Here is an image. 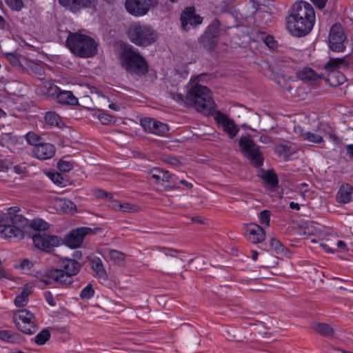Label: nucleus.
<instances>
[{
  "mask_svg": "<svg viewBox=\"0 0 353 353\" xmlns=\"http://www.w3.org/2000/svg\"><path fill=\"white\" fill-rule=\"evenodd\" d=\"M170 95L177 103L194 108L196 111L205 114H210L216 108L210 90L194 81L188 84L185 97L174 92H170Z\"/></svg>",
  "mask_w": 353,
  "mask_h": 353,
  "instance_id": "nucleus-1",
  "label": "nucleus"
},
{
  "mask_svg": "<svg viewBox=\"0 0 353 353\" xmlns=\"http://www.w3.org/2000/svg\"><path fill=\"white\" fill-rule=\"evenodd\" d=\"M314 22L313 6L307 1H300L293 5L290 14L286 17V28L293 36L303 37L312 30Z\"/></svg>",
  "mask_w": 353,
  "mask_h": 353,
  "instance_id": "nucleus-2",
  "label": "nucleus"
},
{
  "mask_svg": "<svg viewBox=\"0 0 353 353\" xmlns=\"http://www.w3.org/2000/svg\"><path fill=\"white\" fill-rule=\"evenodd\" d=\"M61 266L63 269H48L38 272L37 276L45 285H70L73 282L72 277L81 270L80 263L75 259L64 258L61 261Z\"/></svg>",
  "mask_w": 353,
  "mask_h": 353,
  "instance_id": "nucleus-3",
  "label": "nucleus"
},
{
  "mask_svg": "<svg viewBox=\"0 0 353 353\" xmlns=\"http://www.w3.org/2000/svg\"><path fill=\"white\" fill-rule=\"evenodd\" d=\"M119 61L122 68L132 77H142L148 71L145 58L132 46L121 52Z\"/></svg>",
  "mask_w": 353,
  "mask_h": 353,
  "instance_id": "nucleus-4",
  "label": "nucleus"
},
{
  "mask_svg": "<svg viewBox=\"0 0 353 353\" xmlns=\"http://www.w3.org/2000/svg\"><path fill=\"white\" fill-rule=\"evenodd\" d=\"M66 44L70 51L79 57L89 58L97 53V43L90 37L84 34L70 33Z\"/></svg>",
  "mask_w": 353,
  "mask_h": 353,
  "instance_id": "nucleus-5",
  "label": "nucleus"
},
{
  "mask_svg": "<svg viewBox=\"0 0 353 353\" xmlns=\"http://www.w3.org/2000/svg\"><path fill=\"white\" fill-rule=\"evenodd\" d=\"M128 37L138 46H148L157 39V35L150 26L134 23L128 30Z\"/></svg>",
  "mask_w": 353,
  "mask_h": 353,
  "instance_id": "nucleus-6",
  "label": "nucleus"
},
{
  "mask_svg": "<svg viewBox=\"0 0 353 353\" xmlns=\"http://www.w3.org/2000/svg\"><path fill=\"white\" fill-rule=\"evenodd\" d=\"M239 146L243 155L254 166L259 168L263 163V157L260 148L252 139L250 136L241 137Z\"/></svg>",
  "mask_w": 353,
  "mask_h": 353,
  "instance_id": "nucleus-7",
  "label": "nucleus"
},
{
  "mask_svg": "<svg viewBox=\"0 0 353 353\" xmlns=\"http://www.w3.org/2000/svg\"><path fill=\"white\" fill-rule=\"evenodd\" d=\"M327 126L325 124H319L317 129L313 132L305 131L301 126L296 125L294 128V132L301 137L303 141L315 144H320L324 142V137L329 134L332 139H336V137L331 133L326 132Z\"/></svg>",
  "mask_w": 353,
  "mask_h": 353,
  "instance_id": "nucleus-8",
  "label": "nucleus"
},
{
  "mask_svg": "<svg viewBox=\"0 0 353 353\" xmlns=\"http://www.w3.org/2000/svg\"><path fill=\"white\" fill-rule=\"evenodd\" d=\"M157 3L158 0H125V7L130 14L134 17H142Z\"/></svg>",
  "mask_w": 353,
  "mask_h": 353,
  "instance_id": "nucleus-9",
  "label": "nucleus"
},
{
  "mask_svg": "<svg viewBox=\"0 0 353 353\" xmlns=\"http://www.w3.org/2000/svg\"><path fill=\"white\" fill-rule=\"evenodd\" d=\"M32 239L35 247L46 252H50L54 247L58 246L61 243L59 236L50 235L46 232L34 233Z\"/></svg>",
  "mask_w": 353,
  "mask_h": 353,
  "instance_id": "nucleus-10",
  "label": "nucleus"
},
{
  "mask_svg": "<svg viewBox=\"0 0 353 353\" xmlns=\"http://www.w3.org/2000/svg\"><path fill=\"white\" fill-rule=\"evenodd\" d=\"M18 320L15 323L22 332L26 334H32L37 330L35 318L32 313L27 310H21L18 312Z\"/></svg>",
  "mask_w": 353,
  "mask_h": 353,
  "instance_id": "nucleus-11",
  "label": "nucleus"
},
{
  "mask_svg": "<svg viewBox=\"0 0 353 353\" xmlns=\"http://www.w3.org/2000/svg\"><path fill=\"white\" fill-rule=\"evenodd\" d=\"M345 36L341 25H333L330 31L329 45L332 51L342 52L345 49L344 41Z\"/></svg>",
  "mask_w": 353,
  "mask_h": 353,
  "instance_id": "nucleus-12",
  "label": "nucleus"
},
{
  "mask_svg": "<svg viewBox=\"0 0 353 353\" xmlns=\"http://www.w3.org/2000/svg\"><path fill=\"white\" fill-rule=\"evenodd\" d=\"M48 93L54 97L59 103L70 105H76L79 103L78 99L71 91L61 90L55 85H50Z\"/></svg>",
  "mask_w": 353,
  "mask_h": 353,
  "instance_id": "nucleus-13",
  "label": "nucleus"
},
{
  "mask_svg": "<svg viewBox=\"0 0 353 353\" xmlns=\"http://www.w3.org/2000/svg\"><path fill=\"white\" fill-rule=\"evenodd\" d=\"M141 125L146 132L158 136H165L169 130L167 124L150 117L141 119Z\"/></svg>",
  "mask_w": 353,
  "mask_h": 353,
  "instance_id": "nucleus-14",
  "label": "nucleus"
},
{
  "mask_svg": "<svg viewBox=\"0 0 353 353\" xmlns=\"http://www.w3.org/2000/svg\"><path fill=\"white\" fill-rule=\"evenodd\" d=\"M93 232L90 228L82 227L73 230L70 234L65 236V243L71 248L79 247L83 241L85 235Z\"/></svg>",
  "mask_w": 353,
  "mask_h": 353,
  "instance_id": "nucleus-15",
  "label": "nucleus"
},
{
  "mask_svg": "<svg viewBox=\"0 0 353 353\" xmlns=\"http://www.w3.org/2000/svg\"><path fill=\"white\" fill-rule=\"evenodd\" d=\"M181 28L188 31L191 27H195L203 21V18L195 13L194 7L186 8L181 14Z\"/></svg>",
  "mask_w": 353,
  "mask_h": 353,
  "instance_id": "nucleus-16",
  "label": "nucleus"
},
{
  "mask_svg": "<svg viewBox=\"0 0 353 353\" xmlns=\"http://www.w3.org/2000/svg\"><path fill=\"white\" fill-rule=\"evenodd\" d=\"M215 119L222 126L223 131L230 137L234 138L239 131L237 125L228 115L218 112L216 114Z\"/></svg>",
  "mask_w": 353,
  "mask_h": 353,
  "instance_id": "nucleus-17",
  "label": "nucleus"
},
{
  "mask_svg": "<svg viewBox=\"0 0 353 353\" xmlns=\"http://www.w3.org/2000/svg\"><path fill=\"white\" fill-rule=\"evenodd\" d=\"M56 148L53 144L49 143H41L32 149V155L39 160H47L53 157Z\"/></svg>",
  "mask_w": 353,
  "mask_h": 353,
  "instance_id": "nucleus-18",
  "label": "nucleus"
},
{
  "mask_svg": "<svg viewBox=\"0 0 353 353\" xmlns=\"http://www.w3.org/2000/svg\"><path fill=\"white\" fill-rule=\"evenodd\" d=\"M0 236L10 241H19L23 239L24 233L18 226L0 225Z\"/></svg>",
  "mask_w": 353,
  "mask_h": 353,
  "instance_id": "nucleus-19",
  "label": "nucleus"
},
{
  "mask_svg": "<svg viewBox=\"0 0 353 353\" xmlns=\"http://www.w3.org/2000/svg\"><path fill=\"white\" fill-rule=\"evenodd\" d=\"M59 3L74 12L83 8H92L95 6L97 0H59Z\"/></svg>",
  "mask_w": 353,
  "mask_h": 353,
  "instance_id": "nucleus-20",
  "label": "nucleus"
},
{
  "mask_svg": "<svg viewBox=\"0 0 353 353\" xmlns=\"http://www.w3.org/2000/svg\"><path fill=\"white\" fill-rule=\"evenodd\" d=\"M151 177L156 180L158 184L164 185V183H175L176 177L169 172L161 170L159 168H154L150 170Z\"/></svg>",
  "mask_w": 353,
  "mask_h": 353,
  "instance_id": "nucleus-21",
  "label": "nucleus"
},
{
  "mask_svg": "<svg viewBox=\"0 0 353 353\" xmlns=\"http://www.w3.org/2000/svg\"><path fill=\"white\" fill-rule=\"evenodd\" d=\"M265 231L256 224H250L248 228V238L253 243H261L265 240Z\"/></svg>",
  "mask_w": 353,
  "mask_h": 353,
  "instance_id": "nucleus-22",
  "label": "nucleus"
},
{
  "mask_svg": "<svg viewBox=\"0 0 353 353\" xmlns=\"http://www.w3.org/2000/svg\"><path fill=\"white\" fill-rule=\"evenodd\" d=\"M19 210L20 208L17 206L11 207L8 210L7 214L10 219L12 225L21 228V227L26 226L28 221L23 216L18 213Z\"/></svg>",
  "mask_w": 353,
  "mask_h": 353,
  "instance_id": "nucleus-23",
  "label": "nucleus"
},
{
  "mask_svg": "<svg viewBox=\"0 0 353 353\" xmlns=\"http://www.w3.org/2000/svg\"><path fill=\"white\" fill-rule=\"evenodd\" d=\"M350 63V57L348 56L343 58H330L325 65L324 68L329 72H334L338 69L346 67Z\"/></svg>",
  "mask_w": 353,
  "mask_h": 353,
  "instance_id": "nucleus-24",
  "label": "nucleus"
},
{
  "mask_svg": "<svg viewBox=\"0 0 353 353\" xmlns=\"http://www.w3.org/2000/svg\"><path fill=\"white\" fill-rule=\"evenodd\" d=\"M353 188L349 184H343L340 188L336 194V201L341 203H348L352 198Z\"/></svg>",
  "mask_w": 353,
  "mask_h": 353,
  "instance_id": "nucleus-25",
  "label": "nucleus"
},
{
  "mask_svg": "<svg viewBox=\"0 0 353 353\" xmlns=\"http://www.w3.org/2000/svg\"><path fill=\"white\" fill-rule=\"evenodd\" d=\"M91 268L96 273V275L101 279L106 281L108 279V274L103 267L101 259L99 257L93 258L91 261Z\"/></svg>",
  "mask_w": 353,
  "mask_h": 353,
  "instance_id": "nucleus-26",
  "label": "nucleus"
},
{
  "mask_svg": "<svg viewBox=\"0 0 353 353\" xmlns=\"http://www.w3.org/2000/svg\"><path fill=\"white\" fill-rule=\"evenodd\" d=\"M259 175L266 185H270L272 188L277 186L278 177L274 172L271 170H261Z\"/></svg>",
  "mask_w": 353,
  "mask_h": 353,
  "instance_id": "nucleus-27",
  "label": "nucleus"
},
{
  "mask_svg": "<svg viewBox=\"0 0 353 353\" xmlns=\"http://www.w3.org/2000/svg\"><path fill=\"white\" fill-rule=\"evenodd\" d=\"M32 293V288L25 285L20 294L14 299V304L17 307H23L28 301V296Z\"/></svg>",
  "mask_w": 353,
  "mask_h": 353,
  "instance_id": "nucleus-28",
  "label": "nucleus"
},
{
  "mask_svg": "<svg viewBox=\"0 0 353 353\" xmlns=\"http://www.w3.org/2000/svg\"><path fill=\"white\" fill-rule=\"evenodd\" d=\"M312 329L319 334L327 337L332 336L334 334V329L325 323H315L312 325Z\"/></svg>",
  "mask_w": 353,
  "mask_h": 353,
  "instance_id": "nucleus-29",
  "label": "nucleus"
},
{
  "mask_svg": "<svg viewBox=\"0 0 353 353\" xmlns=\"http://www.w3.org/2000/svg\"><path fill=\"white\" fill-rule=\"evenodd\" d=\"M213 35H215V34L210 31H207L200 38L199 42L204 48L209 50L212 49L216 43V40Z\"/></svg>",
  "mask_w": 353,
  "mask_h": 353,
  "instance_id": "nucleus-30",
  "label": "nucleus"
},
{
  "mask_svg": "<svg viewBox=\"0 0 353 353\" xmlns=\"http://www.w3.org/2000/svg\"><path fill=\"white\" fill-rule=\"evenodd\" d=\"M298 77L303 81H314L320 78L319 75L314 70L305 68L298 73Z\"/></svg>",
  "mask_w": 353,
  "mask_h": 353,
  "instance_id": "nucleus-31",
  "label": "nucleus"
},
{
  "mask_svg": "<svg viewBox=\"0 0 353 353\" xmlns=\"http://www.w3.org/2000/svg\"><path fill=\"white\" fill-rule=\"evenodd\" d=\"M29 225L35 231V233L46 232V230L49 228V224L41 219L32 220Z\"/></svg>",
  "mask_w": 353,
  "mask_h": 353,
  "instance_id": "nucleus-32",
  "label": "nucleus"
},
{
  "mask_svg": "<svg viewBox=\"0 0 353 353\" xmlns=\"http://www.w3.org/2000/svg\"><path fill=\"white\" fill-rule=\"evenodd\" d=\"M57 202L65 213H74L77 211L76 205L69 199H60Z\"/></svg>",
  "mask_w": 353,
  "mask_h": 353,
  "instance_id": "nucleus-33",
  "label": "nucleus"
},
{
  "mask_svg": "<svg viewBox=\"0 0 353 353\" xmlns=\"http://www.w3.org/2000/svg\"><path fill=\"white\" fill-rule=\"evenodd\" d=\"M105 254L111 261L117 264L122 262L125 259V254L117 250H108L105 251Z\"/></svg>",
  "mask_w": 353,
  "mask_h": 353,
  "instance_id": "nucleus-34",
  "label": "nucleus"
},
{
  "mask_svg": "<svg viewBox=\"0 0 353 353\" xmlns=\"http://www.w3.org/2000/svg\"><path fill=\"white\" fill-rule=\"evenodd\" d=\"M50 338V332L48 330L43 329L37 334L34 338V342L39 345H44Z\"/></svg>",
  "mask_w": 353,
  "mask_h": 353,
  "instance_id": "nucleus-35",
  "label": "nucleus"
},
{
  "mask_svg": "<svg viewBox=\"0 0 353 353\" xmlns=\"http://www.w3.org/2000/svg\"><path fill=\"white\" fill-rule=\"evenodd\" d=\"M45 121L47 123L54 125L59 126L61 122V118L59 114L54 112H48L45 115Z\"/></svg>",
  "mask_w": 353,
  "mask_h": 353,
  "instance_id": "nucleus-36",
  "label": "nucleus"
},
{
  "mask_svg": "<svg viewBox=\"0 0 353 353\" xmlns=\"http://www.w3.org/2000/svg\"><path fill=\"white\" fill-rule=\"evenodd\" d=\"M0 339L10 343H14L17 340V336L10 330H1Z\"/></svg>",
  "mask_w": 353,
  "mask_h": 353,
  "instance_id": "nucleus-37",
  "label": "nucleus"
},
{
  "mask_svg": "<svg viewBox=\"0 0 353 353\" xmlns=\"http://www.w3.org/2000/svg\"><path fill=\"white\" fill-rule=\"evenodd\" d=\"M26 139L27 142L33 147L41 143V137L34 132H30L26 134Z\"/></svg>",
  "mask_w": 353,
  "mask_h": 353,
  "instance_id": "nucleus-38",
  "label": "nucleus"
},
{
  "mask_svg": "<svg viewBox=\"0 0 353 353\" xmlns=\"http://www.w3.org/2000/svg\"><path fill=\"white\" fill-rule=\"evenodd\" d=\"M94 294V290L91 285L85 286L80 292V297L83 299H89Z\"/></svg>",
  "mask_w": 353,
  "mask_h": 353,
  "instance_id": "nucleus-39",
  "label": "nucleus"
},
{
  "mask_svg": "<svg viewBox=\"0 0 353 353\" xmlns=\"http://www.w3.org/2000/svg\"><path fill=\"white\" fill-rule=\"evenodd\" d=\"M98 119L103 125H109L111 123H114L116 121V119L113 116L106 113L99 114L98 115Z\"/></svg>",
  "mask_w": 353,
  "mask_h": 353,
  "instance_id": "nucleus-40",
  "label": "nucleus"
},
{
  "mask_svg": "<svg viewBox=\"0 0 353 353\" xmlns=\"http://www.w3.org/2000/svg\"><path fill=\"white\" fill-rule=\"evenodd\" d=\"M296 190L300 193L303 199L308 197L310 193V189L308 188V184L306 183H301L297 185Z\"/></svg>",
  "mask_w": 353,
  "mask_h": 353,
  "instance_id": "nucleus-41",
  "label": "nucleus"
},
{
  "mask_svg": "<svg viewBox=\"0 0 353 353\" xmlns=\"http://www.w3.org/2000/svg\"><path fill=\"white\" fill-rule=\"evenodd\" d=\"M16 141L15 137L10 133H1L0 134V145H4L6 143H13Z\"/></svg>",
  "mask_w": 353,
  "mask_h": 353,
  "instance_id": "nucleus-42",
  "label": "nucleus"
},
{
  "mask_svg": "<svg viewBox=\"0 0 353 353\" xmlns=\"http://www.w3.org/2000/svg\"><path fill=\"white\" fill-rule=\"evenodd\" d=\"M7 4L12 9L17 11H19L24 6L22 0H6Z\"/></svg>",
  "mask_w": 353,
  "mask_h": 353,
  "instance_id": "nucleus-43",
  "label": "nucleus"
},
{
  "mask_svg": "<svg viewBox=\"0 0 353 353\" xmlns=\"http://www.w3.org/2000/svg\"><path fill=\"white\" fill-rule=\"evenodd\" d=\"M57 168L61 172H69L73 168L72 163L67 161H59L57 163Z\"/></svg>",
  "mask_w": 353,
  "mask_h": 353,
  "instance_id": "nucleus-44",
  "label": "nucleus"
},
{
  "mask_svg": "<svg viewBox=\"0 0 353 353\" xmlns=\"http://www.w3.org/2000/svg\"><path fill=\"white\" fill-rule=\"evenodd\" d=\"M163 161L166 163L174 167H179L181 165L180 161L177 158L172 156L165 157Z\"/></svg>",
  "mask_w": 353,
  "mask_h": 353,
  "instance_id": "nucleus-45",
  "label": "nucleus"
},
{
  "mask_svg": "<svg viewBox=\"0 0 353 353\" xmlns=\"http://www.w3.org/2000/svg\"><path fill=\"white\" fill-rule=\"evenodd\" d=\"M270 247L274 249L277 253H280L283 250V246L276 239H272L270 243Z\"/></svg>",
  "mask_w": 353,
  "mask_h": 353,
  "instance_id": "nucleus-46",
  "label": "nucleus"
},
{
  "mask_svg": "<svg viewBox=\"0 0 353 353\" xmlns=\"http://www.w3.org/2000/svg\"><path fill=\"white\" fill-rule=\"evenodd\" d=\"M121 212H133L136 211L137 206L128 203H123L120 205Z\"/></svg>",
  "mask_w": 353,
  "mask_h": 353,
  "instance_id": "nucleus-47",
  "label": "nucleus"
},
{
  "mask_svg": "<svg viewBox=\"0 0 353 353\" xmlns=\"http://www.w3.org/2000/svg\"><path fill=\"white\" fill-rule=\"evenodd\" d=\"M260 220L262 223L269 225L270 221V212L268 210H263L260 212Z\"/></svg>",
  "mask_w": 353,
  "mask_h": 353,
  "instance_id": "nucleus-48",
  "label": "nucleus"
},
{
  "mask_svg": "<svg viewBox=\"0 0 353 353\" xmlns=\"http://www.w3.org/2000/svg\"><path fill=\"white\" fill-rule=\"evenodd\" d=\"M318 230L312 224H306V227L303 229V234L307 235H315Z\"/></svg>",
  "mask_w": 353,
  "mask_h": 353,
  "instance_id": "nucleus-49",
  "label": "nucleus"
},
{
  "mask_svg": "<svg viewBox=\"0 0 353 353\" xmlns=\"http://www.w3.org/2000/svg\"><path fill=\"white\" fill-rule=\"evenodd\" d=\"M43 295L46 301L50 305L54 306L56 305V301H54V296L50 291H46L43 293Z\"/></svg>",
  "mask_w": 353,
  "mask_h": 353,
  "instance_id": "nucleus-50",
  "label": "nucleus"
},
{
  "mask_svg": "<svg viewBox=\"0 0 353 353\" xmlns=\"http://www.w3.org/2000/svg\"><path fill=\"white\" fill-rule=\"evenodd\" d=\"M159 250L163 252L166 256H176V254L178 253V251L176 250H172L167 248H159Z\"/></svg>",
  "mask_w": 353,
  "mask_h": 353,
  "instance_id": "nucleus-51",
  "label": "nucleus"
},
{
  "mask_svg": "<svg viewBox=\"0 0 353 353\" xmlns=\"http://www.w3.org/2000/svg\"><path fill=\"white\" fill-rule=\"evenodd\" d=\"M32 266V263L28 259H23L19 265V268L23 270H29Z\"/></svg>",
  "mask_w": 353,
  "mask_h": 353,
  "instance_id": "nucleus-52",
  "label": "nucleus"
},
{
  "mask_svg": "<svg viewBox=\"0 0 353 353\" xmlns=\"http://www.w3.org/2000/svg\"><path fill=\"white\" fill-rule=\"evenodd\" d=\"M52 181L57 185H62L63 183V178L59 173H54L51 176Z\"/></svg>",
  "mask_w": 353,
  "mask_h": 353,
  "instance_id": "nucleus-53",
  "label": "nucleus"
},
{
  "mask_svg": "<svg viewBox=\"0 0 353 353\" xmlns=\"http://www.w3.org/2000/svg\"><path fill=\"white\" fill-rule=\"evenodd\" d=\"M264 42L270 48H274L276 46L275 40L270 35L265 37Z\"/></svg>",
  "mask_w": 353,
  "mask_h": 353,
  "instance_id": "nucleus-54",
  "label": "nucleus"
},
{
  "mask_svg": "<svg viewBox=\"0 0 353 353\" xmlns=\"http://www.w3.org/2000/svg\"><path fill=\"white\" fill-rule=\"evenodd\" d=\"M10 168V163L6 160L0 159V172H6Z\"/></svg>",
  "mask_w": 353,
  "mask_h": 353,
  "instance_id": "nucleus-55",
  "label": "nucleus"
},
{
  "mask_svg": "<svg viewBox=\"0 0 353 353\" xmlns=\"http://www.w3.org/2000/svg\"><path fill=\"white\" fill-rule=\"evenodd\" d=\"M276 150L279 153H284L285 155L290 154L289 147L286 145H280L276 148Z\"/></svg>",
  "mask_w": 353,
  "mask_h": 353,
  "instance_id": "nucleus-56",
  "label": "nucleus"
},
{
  "mask_svg": "<svg viewBox=\"0 0 353 353\" xmlns=\"http://www.w3.org/2000/svg\"><path fill=\"white\" fill-rule=\"evenodd\" d=\"M328 0H311V1L316 5L319 9L325 8Z\"/></svg>",
  "mask_w": 353,
  "mask_h": 353,
  "instance_id": "nucleus-57",
  "label": "nucleus"
},
{
  "mask_svg": "<svg viewBox=\"0 0 353 353\" xmlns=\"http://www.w3.org/2000/svg\"><path fill=\"white\" fill-rule=\"evenodd\" d=\"M25 169H26L25 167H23L22 165H17L13 167V170H14V172L17 174L23 173L25 171Z\"/></svg>",
  "mask_w": 353,
  "mask_h": 353,
  "instance_id": "nucleus-58",
  "label": "nucleus"
},
{
  "mask_svg": "<svg viewBox=\"0 0 353 353\" xmlns=\"http://www.w3.org/2000/svg\"><path fill=\"white\" fill-rule=\"evenodd\" d=\"M6 57L12 63H17V57L12 54V53H6Z\"/></svg>",
  "mask_w": 353,
  "mask_h": 353,
  "instance_id": "nucleus-59",
  "label": "nucleus"
},
{
  "mask_svg": "<svg viewBox=\"0 0 353 353\" xmlns=\"http://www.w3.org/2000/svg\"><path fill=\"white\" fill-rule=\"evenodd\" d=\"M98 196L99 197H110V198H112V194L111 193H108L102 190H99L98 191V194H97Z\"/></svg>",
  "mask_w": 353,
  "mask_h": 353,
  "instance_id": "nucleus-60",
  "label": "nucleus"
},
{
  "mask_svg": "<svg viewBox=\"0 0 353 353\" xmlns=\"http://www.w3.org/2000/svg\"><path fill=\"white\" fill-rule=\"evenodd\" d=\"M346 153L351 158H353V144H350L347 145Z\"/></svg>",
  "mask_w": 353,
  "mask_h": 353,
  "instance_id": "nucleus-61",
  "label": "nucleus"
},
{
  "mask_svg": "<svg viewBox=\"0 0 353 353\" xmlns=\"http://www.w3.org/2000/svg\"><path fill=\"white\" fill-rule=\"evenodd\" d=\"M121 205V203H119V202H117V201H113L112 205H111V207L116 211H121V209H120V205Z\"/></svg>",
  "mask_w": 353,
  "mask_h": 353,
  "instance_id": "nucleus-62",
  "label": "nucleus"
},
{
  "mask_svg": "<svg viewBox=\"0 0 353 353\" xmlns=\"http://www.w3.org/2000/svg\"><path fill=\"white\" fill-rule=\"evenodd\" d=\"M290 208L292 210H299L300 209L299 204L293 201L290 203Z\"/></svg>",
  "mask_w": 353,
  "mask_h": 353,
  "instance_id": "nucleus-63",
  "label": "nucleus"
},
{
  "mask_svg": "<svg viewBox=\"0 0 353 353\" xmlns=\"http://www.w3.org/2000/svg\"><path fill=\"white\" fill-rule=\"evenodd\" d=\"M0 278H9L2 266H0Z\"/></svg>",
  "mask_w": 353,
  "mask_h": 353,
  "instance_id": "nucleus-64",
  "label": "nucleus"
}]
</instances>
